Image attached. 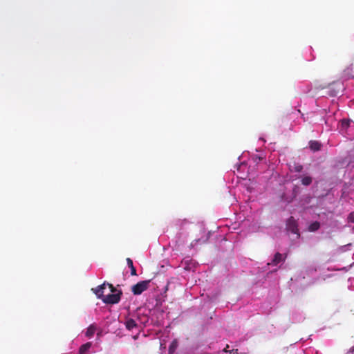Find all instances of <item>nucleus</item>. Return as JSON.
<instances>
[{
  "label": "nucleus",
  "mask_w": 354,
  "mask_h": 354,
  "mask_svg": "<svg viewBox=\"0 0 354 354\" xmlns=\"http://www.w3.org/2000/svg\"><path fill=\"white\" fill-rule=\"evenodd\" d=\"M346 354H354V346L350 348Z\"/></svg>",
  "instance_id": "obj_18"
},
{
  "label": "nucleus",
  "mask_w": 354,
  "mask_h": 354,
  "mask_svg": "<svg viewBox=\"0 0 354 354\" xmlns=\"http://www.w3.org/2000/svg\"><path fill=\"white\" fill-rule=\"evenodd\" d=\"M353 121L350 119H343L340 122V131L346 133Z\"/></svg>",
  "instance_id": "obj_6"
},
{
  "label": "nucleus",
  "mask_w": 354,
  "mask_h": 354,
  "mask_svg": "<svg viewBox=\"0 0 354 354\" xmlns=\"http://www.w3.org/2000/svg\"><path fill=\"white\" fill-rule=\"evenodd\" d=\"M286 257V255L284 257H283L282 254H281L279 252H277L274 254L272 262L269 263L268 265L277 266L280 262L285 261Z\"/></svg>",
  "instance_id": "obj_5"
},
{
  "label": "nucleus",
  "mask_w": 354,
  "mask_h": 354,
  "mask_svg": "<svg viewBox=\"0 0 354 354\" xmlns=\"http://www.w3.org/2000/svg\"><path fill=\"white\" fill-rule=\"evenodd\" d=\"M294 170L296 172H301L303 170V166L301 165L297 164L295 165Z\"/></svg>",
  "instance_id": "obj_15"
},
{
  "label": "nucleus",
  "mask_w": 354,
  "mask_h": 354,
  "mask_svg": "<svg viewBox=\"0 0 354 354\" xmlns=\"http://www.w3.org/2000/svg\"><path fill=\"white\" fill-rule=\"evenodd\" d=\"M301 184L305 186L310 185L313 182V178L310 176H306L301 178Z\"/></svg>",
  "instance_id": "obj_12"
},
{
  "label": "nucleus",
  "mask_w": 354,
  "mask_h": 354,
  "mask_svg": "<svg viewBox=\"0 0 354 354\" xmlns=\"http://www.w3.org/2000/svg\"><path fill=\"white\" fill-rule=\"evenodd\" d=\"M286 230L292 234L297 235L299 237L300 234L299 232L298 225L297 221L293 216H290L286 221Z\"/></svg>",
  "instance_id": "obj_3"
},
{
  "label": "nucleus",
  "mask_w": 354,
  "mask_h": 354,
  "mask_svg": "<svg viewBox=\"0 0 354 354\" xmlns=\"http://www.w3.org/2000/svg\"><path fill=\"white\" fill-rule=\"evenodd\" d=\"M92 346L91 342H87L84 344H82L79 349L80 354H88V351Z\"/></svg>",
  "instance_id": "obj_9"
},
{
  "label": "nucleus",
  "mask_w": 354,
  "mask_h": 354,
  "mask_svg": "<svg viewBox=\"0 0 354 354\" xmlns=\"http://www.w3.org/2000/svg\"><path fill=\"white\" fill-rule=\"evenodd\" d=\"M127 329L131 330L135 328H138L136 321L131 318L127 319L124 323Z\"/></svg>",
  "instance_id": "obj_8"
},
{
  "label": "nucleus",
  "mask_w": 354,
  "mask_h": 354,
  "mask_svg": "<svg viewBox=\"0 0 354 354\" xmlns=\"http://www.w3.org/2000/svg\"><path fill=\"white\" fill-rule=\"evenodd\" d=\"M320 227V223L317 221L313 222L308 227V230L310 232H315Z\"/></svg>",
  "instance_id": "obj_13"
},
{
  "label": "nucleus",
  "mask_w": 354,
  "mask_h": 354,
  "mask_svg": "<svg viewBox=\"0 0 354 354\" xmlns=\"http://www.w3.org/2000/svg\"><path fill=\"white\" fill-rule=\"evenodd\" d=\"M127 265L131 269V274L132 276H136L137 275V272H136V268L133 266V261L130 259V258H127Z\"/></svg>",
  "instance_id": "obj_11"
},
{
  "label": "nucleus",
  "mask_w": 354,
  "mask_h": 354,
  "mask_svg": "<svg viewBox=\"0 0 354 354\" xmlns=\"http://www.w3.org/2000/svg\"><path fill=\"white\" fill-rule=\"evenodd\" d=\"M106 285L109 286V288H110V290L112 293H115L116 292H118V290H116V288L113 286V284L111 283H106Z\"/></svg>",
  "instance_id": "obj_17"
},
{
  "label": "nucleus",
  "mask_w": 354,
  "mask_h": 354,
  "mask_svg": "<svg viewBox=\"0 0 354 354\" xmlns=\"http://www.w3.org/2000/svg\"><path fill=\"white\" fill-rule=\"evenodd\" d=\"M348 222L354 223V212H351L348 216Z\"/></svg>",
  "instance_id": "obj_16"
},
{
  "label": "nucleus",
  "mask_w": 354,
  "mask_h": 354,
  "mask_svg": "<svg viewBox=\"0 0 354 354\" xmlns=\"http://www.w3.org/2000/svg\"><path fill=\"white\" fill-rule=\"evenodd\" d=\"M106 286V283L104 282L102 284L98 286L95 288H92L93 292L96 295L98 299H100L102 301L104 297L103 294V290L105 288Z\"/></svg>",
  "instance_id": "obj_4"
},
{
  "label": "nucleus",
  "mask_w": 354,
  "mask_h": 354,
  "mask_svg": "<svg viewBox=\"0 0 354 354\" xmlns=\"http://www.w3.org/2000/svg\"><path fill=\"white\" fill-rule=\"evenodd\" d=\"M352 232H353V233L354 234V226H353V228H352Z\"/></svg>",
  "instance_id": "obj_19"
},
{
  "label": "nucleus",
  "mask_w": 354,
  "mask_h": 354,
  "mask_svg": "<svg viewBox=\"0 0 354 354\" xmlns=\"http://www.w3.org/2000/svg\"><path fill=\"white\" fill-rule=\"evenodd\" d=\"M122 295V290H118L117 293L104 295L102 301L106 304H116L120 301Z\"/></svg>",
  "instance_id": "obj_2"
},
{
  "label": "nucleus",
  "mask_w": 354,
  "mask_h": 354,
  "mask_svg": "<svg viewBox=\"0 0 354 354\" xmlns=\"http://www.w3.org/2000/svg\"><path fill=\"white\" fill-rule=\"evenodd\" d=\"M177 346V342L176 341H174L169 346V353H172Z\"/></svg>",
  "instance_id": "obj_14"
},
{
  "label": "nucleus",
  "mask_w": 354,
  "mask_h": 354,
  "mask_svg": "<svg viewBox=\"0 0 354 354\" xmlns=\"http://www.w3.org/2000/svg\"><path fill=\"white\" fill-rule=\"evenodd\" d=\"M227 348L224 349V351L227 352Z\"/></svg>",
  "instance_id": "obj_20"
},
{
  "label": "nucleus",
  "mask_w": 354,
  "mask_h": 354,
  "mask_svg": "<svg viewBox=\"0 0 354 354\" xmlns=\"http://www.w3.org/2000/svg\"><path fill=\"white\" fill-rule=\"evenodd\" d=\"M151 280L141 281L133 285L131 291L135 295H139L148 289Z\"/></svg>",
  "instance_id": "obj_1"
},
{
  "label": "nucleus",
  "mask_w": 354,
  "mask_h": 354,
  "mask_svg": "<svg viewBox=\"0 0 354 354\" xmlns=\"http://www.w3.org/2000/svg\"><path fill=\"white\" fill-rule=\"evenodd\" d=\"M322 144L317 140H310L309 142V147L313 151H317L321 149Z\"/></svg>",
  "instance_id": "obj_7"
},
{
  "label": "nucleus",
  "mask_w": 354,
  "mask_h": 354,
  "mask_svg": "<svg viewBox=\"0 0 354 354\" xmlns=\"http://www.w3.org/2000/svg\"><path fill=\"white\" fill-rule=\"evenodd\" d=\"M97 327L95 324H91L86 332V336L88 338H91L96 331Z\"/></svg>",
  "instance_id": "obj_10"
}]
</instances>
